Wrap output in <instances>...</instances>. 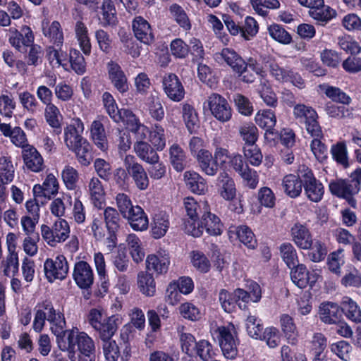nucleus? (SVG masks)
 I'll use <instances>...</instances> for the list:
<instances>
[{
  "label": "nucleus",
  "mask_w": 361,
  "mask_h": 361,
  "mask_svg": "<svg viewBox=\"0 0 361 361\" xmlns=\"http://www.w3.org/2000/svg\"><path fill=\"white\" fill-rule=\"evenodd\" d=\"M304 183L301 169L298 175L289 173L284 176L281 185L284 193L288 197L295 199L300 196Z\"/></svg>",
  "instance_id": "obj_19"
},
{
  "label": "nucleus",
  "mask_w": 361,
  "mask_h": 361,
  "mask_svg": "<svg viewBox=\"0 0 361 361\" xmlns=\"http://www.w3.org/2000/svg\"><path fill=\"white\" fill-rule=\"evenodd\" d=\"M39 219L31 217L25 215L21 218V226L26 237L23 242V248H31L35 247L37 248V243L40 240L39 234L36 231V225Z\"/></svg>",
  "instance_id": "obj_15"
},
{
  "label": "nucleus",
  "mask_w": 361,
  "mask_h": 361,
  "mask_svg": "<svg viewBox=\"0 0 361 361\" xmlns=\"http://www.w3.org/2000/svg\"><path fill=\"white\" fill-rule=\"evenodd\" d=\"M204 202H198L192 197H187L184 199V207L188 219L184 221V230L188 233V226L197 224L204 212Z\"/></svg>",
  "instance_id": "obj_18"
},
{
  "label": "nucleus",
  "mask_w": 361,
  "mask_h": 361,
  "mask_svg": "<svg viewBox=\"0 0 361 361\" xmlns=\"http://www.w3.org/2000/svg\"><path fill=\"white\" fill-rule=\"evenodd\" d=\"M60 115L59 109L55 104L46 106L44 111L46 121L54 129V133L56 135L61 134L62 131L61 124L59 119Z\"/></svg>",
  "instance_id": "obj_52"
},
{
  "label": "nucleus",
  "mask_w": 361,
  "mask_h": 361,
  "mask_svg": "<svg viewBox=\"0 0 361 361\" xmlns=\"http://www.w3.org/2000/svg\"><path fill=\"white\" fill-rule=\"evenodd\" d=\"M290 278L295 286L300 288H305L307 285L312 286L319 276L314 271H308L304 265L300 264L291 269Z\"/></svg>",
  "instance_id": "obj_22"
},
{
  "label": "nucleus",
  "mask_w": 361,
  "mask_h": 361,
  "mask_svg": "<svg viewBox=\"0 0 361 361\" xmlns=\"http://www.w3.org/2000/svg\"><path fill=\"white\" fill-rule=\"evenodd\" d=\"M127 220L130 228L135 231H143L147 229L149 220L147 215L144 209L139 205H135L131 208L126 216H123Z\"/></svg>",
  "instance_id": "obj_24"
},
{
  "label": "nucleus",
  "mask_w": 361,
  "mask_h": 361,
  "mask_svg": "<svg viewBox=\"0 0 361 361\" xmlns=\"http://www.w3.org/2000/svg\"><path fill=\"white\" fill-rule=\"evenodd\" d=\"M44 270L49 282L63 280L68 271L67 260L63 255L57 256L55 259H47L44 264Z\"/></svg>",
  "instance_id": "obj_10"
},
{
  "label": "nucleus",
  "mask_w": 361,
  "mask_h": 361,
  "mask_svg": "<svg viewBox=\"0 0 361 361\" xmlns=\"http://www.w3.org/2000/svg\"><path fill=\"white\" fill-rule=\"evenodd\" d=\"M269 72L272 77L281 83H291L293 85L302 89L305 87V80L301 75L290 67H281L277 63L269 64Z\"/></svg>",
  "instance_id": "obj_7"
},
{
  "label": "nucleus",
  "mask_w": 361,
  "mask_h": 361,
  "mask_svg": "<svg viewBox=\"0 0 361 361\" xmlns=\"http://www.w3.org/2000/svg\"><path fill=\"white\" fill-rule=\"evenodd\" d=\"M22 157L27 169L32 172L39 173L44 170V159L37 149L31 145H27L22 150Z\"/></svg>",
  "instance_id": "obj_20"
},
{
  "label": "nucleus",
  "mask_w": 361,
  "mask_h": 361,
  "mask_svg": "<svg viewBox=\"0 0 361 361\" xmlns=\"http://www.w3.org/2000/svg\"><path fill=\"white\" fill-rule=\"evenodd\" d=\"M135 37L140 42L149 45L154 42L155 37L149 22L142 16L135 17L132 22Z\"/></svg>",
  "instance_id": "obj_16"
},
{
  "label": "nucleus",
  "mask_w": 361,
  "mask_h": 361,
  "mask_svg": "<svg viewBox=\"0 0 361 361\" xmlns=\"http://www.w3.org/2000/svg\"><path fill=\"white\" fill-rule=\"evenodd\" d=\"M44 35L56 47L61 48L63 43V33L59 22L54 20L51 25L43 26Z\"/></svg>",
  "instance_id": "obj_42"
},
{
  "label": "nucleus",
  "mask_w": 361,
  "mask_h": 361,
  "mask_svg": "<svg viewBox=\"0 0 361 361\" xmlns=\"http://www.w3.org/2000/svg\"><path fill=\"white\" fill-rule=\"evenodd\" d=\"M320 319L329 324H336L341 318L342 314L339 306L332 302H324L319 307Z\"/></svg>",
  "instance_id": "obj_29"
},
{
  "label": "nucleus",
  "mask_w": 361,
  "mask_h": 361,
  "mask_svg": "<svg viewBox=\"0 0 361 361\" xmlns=\"http://www.w3.org/2000/svg\"><path fill=\"white\" fill-rule=\"evenodd\" d=\"M184 180L187 188L194 194L203 195L207 190L206 180L196 171H185Z\"/></svg>",
  "instance_id": "obj_33"
},
{
  "label": "nucleus",
  "mask_w": 361,
  "mask_h": 361,
  "mask_svg": "<svg viewBox=\"0 0 361 361\" xmlns=\"http://www.w3.org/2000/svg\"><path fill=\"white\" fill-rule=\"evenodd\" d=\"M137 286L140 292L146 296L152 297L156 292V284L151 274L141 271L137 276Z\"/></svg>",
  "instance_id": "obj_47"
},
{
  "label": "nucleus",
  "mask_w": 361,
  "mask_h": 361,
  "mask_svg": "<svg viewBox=\"0 0 361 361\" xmlns=\"http://www.w3.org/2000/svg\"><path fill=\"white\" fill-rule=\"evenodd\" d=\"M41 234L43 240L51 247L56 246L57 243H63L69 237L70 227L68 222L59 219L51 228L48 225L41 226Z\"/></svg>",
  "instance_id": "obj_3"
},
{
  "label": "nucleus",
  "mask_w": 361,
  "mask_h": 361,
  "mask_svg": "<svg viewBox=\"0 0 361 361\" xmlns=\"http://www.w3.org/2000/svg\"><path fill=\"white\" fill-rule=\"evenodd\" d=\"M77 350L68 355L71 361H95V345L86 333L80 332L77 338Z\"/></svg>",
  "instance_id": "obj_8"
},
{
  "label": "nucleus",
  "mask_w": 361,
  "mask_h": 361,
  "mask_svg": "<svg viewBox=\"0 0 361 361\" xmlns=\"http://www.w3.org/2000/svg\"><path fill=\"white\" fill-rule=\"evenodd\" d=\"M91 202L93 205L102 209L105 204V191L100 180L97 177L90 179L88 185Z\"/></svg>",
  "instance_id": "obj_36"
},
{
  "label": "nucleus",
  "mask_w": 361,
  "mask_h": 361,
  "mask_svg": "<svg viewBox=\"0 0 361 361\" xmlns=\"http://www.w3.org/2000/svg\"><path fill=\"white\" fill-rule=\"evenodd\" d=\"M331 152L333 159L343 168L349 166L346 145L344 142H338L332 145Z\"/></svg>",
  "instance_id": "obj_64"
},
{
  "label": "nucleus",
  "mask_w": 361,
  "mask_h": 361,
  "mask_svg": "<svg viewBox=\"0 0 361 361\" xmlns=\"http://www.w3.org/2000/svg\"><path fill=\"white\" fill-rule=\"evenodd\" d=\"M218 191L221 197L226 200H233L236 197L237 189L233 178L226 171H222L217 178Z\"/></svg>",
  "instance_id": "obj_27"
},
{
  "label": "nucleus",
  "mask_w": 361,
  "mask_h": 361,
  "mask_svg": "<svg viewBox=\"0 0 361 361\" xmlns=\"http://www.w3.org/2000/svg\"><path fill=\"white\" fill-rule=\"evenodd\" d=\"M267 30L270 37L279 43L288 44L292 41L291 35L281 25L272 23Z\"/></svg>",
  "instance_id": "obj_55"
},
{
  "label": "nucleus",
  "mask_w": 361,
  "mask_h": 361,
  "mask_svg": "<svg viewBox=\"0 0 361 361\" xmlns=\"http://www.w3.org/2000/svg\"><path fill=\"white\" fill-rule=\"evenodd\" d=\"M109 80L114 87L120 93L124 94L129 90L128 78L121 66L116 61L111 60L106 64Z\"/></svg>",
  "instance_id": "obj_13"
},
{
  "label": "nucleus",
  "mask_w": 361,
  "mask_h": 361,
  "mask_svg": "<svg viewBox=\"0 0 361 361\" xmlns=\"http://www.w3.org/2000/svg\"><path fill=\"white\" fill-rule=\"evenodd\" d=\"M73 276L75 282L80 288L87 289L93 284V271L86 262L80 261L75 264Z\"/></svg>",
  "instance_id": "obj_21"
},
{
  "label": "nucleus",
  "mask_w": 361,
  "mask_h": 361,
  "mask_svg": "<svg viewBox=\"0 0 361 361\" xmlns=\"http://www.w3.org/2000/svg\"><path fill=\"white\" fill-rule=\"evenodd\" d=\"M134 149L137 155L148 164H153L159 160L157 150L145 141H136Z\"/></svg>",
  "instance_id": "obj_39"
},
{
  "label": "nucleus",
  "mask_w": 361,
  "mask_h": 361,
  "mask_svg": "<svg viewBox=\"0 0 361 361\" xmlns=\"http://www.w3.org/2000/svg\"><path fill=\"white\" fill-rule=\"evenodd\" d=\"M230 227L228 230L229 238H233L234 235L240 243H242L247 248H256L257 246V241L255 235L252 229L246 225H240L237 227Z\"/></svg>",
  "instance_id": "obj_30"
},
{
  "label": "nucleus",
  "mask_w": 361,
  "mask_h": 361,
  "mask_svg": "<svg viewBox=\"0 0 361 361\" xmlns=\"http://www.w3.org/2000/svg\"><path fill=\"white\" fill-rule=\"evenodd\" d=\"M292 239L298 248H312V235L305 224L295 223L290 229Z\"/></svg>",
  "instance_id": "obj_23"
},
{
  "label": "nucleus",
  "mask_w": 361,
  "mask_h": 361,
  "mask_svg": "<svg viewBox=\"0 0 361 361\" xmlns=\"http://www.w3.org/2000/svg\"><path fill=\"white\" fill-rule=\"evenodd\" d=\"M246 331L248 335L255 339L262 338L263 326L262 321L255 315H248L245 320Z\"/></svg>",
  "instance_id": "obj_59"
},
{
  "label": "nucleus",
  "mask_w": 361,
  "mask_h": 361,
  "mask_svg": "<svg viewBox=\"0 0 361 361\" xmlns=\"http://www.w3.org/2000/svg\"><path fill=\"white\" fill-rule=\"evenodd\" d=\"M56 79L54 78L49 83L50 87L55 86L54 92L58 99L62 102H68L71 100L73 96V90L72 87L65 82H60L56 85Z\"/></svg>",
  "instance_id": "obj_58"
},
{
  "label": "nucleus",
  "mask_w": 361,
  "mask_h": 361,
  "mask_svg": "<svg viewBox=\"0 0 361 361\" xmlns=\"http://www.w3.org/2000/svg\"><path fill=\"white\" fill-rule=\"evenodd\" d=\"M280 324L288 342L295 344L298 341V331L293 319L287 314H283L280 317Z\"/></svg>",
  "instance_id": "obj_44"
},
{
  "label": "nucleus",
  "mask_w": 361,
  "mask_h": 361,
  "mask_svg": "<svg viewBox=\"0 0 361 361\" xmlns=\"http://www.w3.org/2000/svg\"><path fill=\"white\" fill-rule=\"evenodd\" d=\"M171 18L184 31L188 32L192 28V23L184 8L176 3L172 4L169 8Z\"/></svg>",
  "instance_id": "obj_41"
},
{
  "label": "nucleus",
  "mask_w": 361,
  "mask_h": 361,
  "mask_svg": "<svg viewBox=\"0 0 361 361\" xmlns=\"http://www.w3.org/2000/svg\"><path fill=\"white\" fill-rule=\"evenodd\" d=\"M162 87L164 92L169 99L179 102L185 97V88L175 73H166L162 78Z\"/></svg>",
  "instance_id": "obj_12"
},
{
  "label": "nucleus",
  "mask_w": 361,
  "mask_h": 361,
  "mask_svg": "<svg viewBox=\"0 0 361 361\" xmlns=\"http://www.w3.org/2000/svg\"><path fill=\"white\" fill-rule=\"evenodd\" d=\"M302 177L305 182L303 188L307 198L313 202H320L324 195L322 183L315 177L312 170L306 166L302 168Z\"/></svg>",
  "instance_id": "obj_4"
},
{
  "label": "nucleus",
  "mask_w": 361,
  "mask_h": 361,
  "mask_svg": "<svg viewBox=\"0 0 361 361\" xmlns=\"http://www.w3.org/2000/svg\"><path fill=\"white\" fill-rule=\"evenodd\" d=\"M319 87L333 102L348 106L352 102L351 97L338 87L324 83Z\"/></svg>",
  "instance_id": "obj_38"
},
{
  "label": "nucleus",
  "mask_w": 361,
  "mask_h": 361,
  "mask_svg": "<svg viewBox=\"0 0 361 361\" xmlns=\"http://www.w3.org/2000/svg\"><path fill=\"white\" fill-rule=\"evenodd\" d=\"M145 105L151 117L157 121H161L164 117V110L160 98L157 95L150 94L147 99Z\"/></svg>",
  "instance_id": "obj_49"
},
{
  "label": "nucleus",
  "mask_w": 361,
  "mask_h": 361,
  "mask_svg": "<svg viewBox=\"0 0 361 361\" xmlns=\"http://www.w3.org/2000/svg\"><path fill=\"white\" fill-rule=\"evenodd\" d=\"M309 116L302 122L305 124L307 132L311 136L323 137L322 127L318 121L319 116L316 110L309 113Z\"/></svg>",
  "instance_id": "obj_61"
},
{
  "label": "nucleus",
  "mask_w": 361,
  "mask_h": 361,
  "mask_svg": "<svg viewBox=\"0 0 361 361\" xmlns=\"http://www.w3.org/2000/svg\"><path fill=\"white\" fill-rule=\"evenodd\" d=\"M132 133H134L137 141H144L147 135H149L150 130L147 126L140 123L135 115V119L130 121H123Z\"/></svg>",
  "instance_id": "obj_57"
},
{
  "label": "nucleus",
  "mask_w": 361,
  "mask_h": 361,
  "mask_svg": "<svg viewBox=\"0 0 361 361\" xmlns=\"http://www.w3.org/2000/svg\"><path fill=\"white\" fill-rule=\"evenodd\" d=\"M80 334L78 330H65L62 334L56 336V341L59 348L63 351H68V355L75 352V345H77L78 335Z\"/></svg>",
  "instance_id": "obj_37"
},
{
  "label": "nucleus",
  "mask_w": 361,
  "mask_h": 361,
  "mask_svg": "<svg viewBox=\"0 0 361 361\" xmlns=\"http://www.w3.org/2000/svg\"><path fill=\"white\" fill-rule=\"evenodd\" d=\"M182 118L185 127L190 134L196 133L200 126L198 113L195 107L188 103L182 104Z\"/></svg>",
  "instance_id": "obj_34"
},
{
  "label": "nucleus",
  "mask_w": 361,
  "mask_h": 361,
  "mask_svg": "<svg viewBox=\"0 0 361 361\" xmlns=\"http://www.w3.org/2000/svg\"><path fill=\"white\" fill-rule=\"evenodd\" d=\"M204 212L197 224L191 226L188 224V234L194 237L202 235L205 229L210 235H220L223 232L224 225L219 217L214 214L211 213L207 203H203Z\"/></svg>",
  "instance_id": "obj_1"
},
{
  "label": "nucleus",
  "mask_w": 361,
  "mask_h": 361,
  "mask_svg": "<svg viewBox=\"0 0 361 361\" xmlns=\"http://www.w3.org/2000/svg\"><path fill=\"white\" fill-rule=\"evenodd\" d=\"M313 137L310 143L311 151L317 161L322 163L328 158L327 146L322 142L323 137L312 136Z\"/></svg>",
  "instance_id": "obj_63"
},
{
  "label": "nucleus",
  "mask_w": 361,
  "mask_h": 361,
  "mask_svg": "<svg viewBox=\"0 0 361 361\" xmlns=\"http://www.w3.org/2000/svg\"><path fill=\"white\" fill-rule=\"evenodd\" d=\"M256 123L265 130V138L269 139V135H278L274 129L276 124V116L271 109H263L259 111L255 116Z\"/></svg>",
  "instance_id": "obj_25"
},
{
  "label": "nucleus",
  "mask_w": 361,
  "mask_h": 361,
  "mask_svg": "<svg viewBox=\"0 0 361 361\" xmlns=\"http://www.w3.org/2000/svg\"><path fill=\"white\" fill-rule=\"evenodd\" d=\"M329 190L333 196L345 200L353 208H356L357 201L355 199L356 193L347 178H336L329 183Z\"/></svg>",
  "instance_id": "obj_11"
},
{
  "label": "nucleus",
  "mask_w": 361,
  "mask_h": 361,
  "mask_svg": "<svg viewBox=\"0 0 361 361\" xmlns=\"http://www.w3.org/2000/svg\"><path fill=\"white\" fill-rule=\"evenodd\" d=\"M14 168L10 157L2 156L0 159V200L5 197V185L13 181Z\"/></svg>",
  "instance_id": "obj_28"
},
{
  "label": "nucleus",
  "mask_w": 361,
  "mask_h": 361,
  "mask_svg": "<svg viewBox=\"0 0 361 361\" xmlns=\"http://www.w3.org/2000/svg\"><path fill=\"white\" fill-rule=\"evenodd\" d=\"M83 130L84 124L79 118L73 119L71 123L65 128L64 142L70 150L86 140L81 135Z\"/></svg>",
  "instance_id": "obj_17"
},
{
  "label": "nucleus",
  "mask_w": 361,
  "mask_h": 361,
  "mask_svg": "<svg viewBox=\"0 0 361 361\" xmlns=\"http://www.w3.org/2000/svg\"><path fill=\"white\" fill-rule=\"evenodd\" d=\"M209 106L212 115L219 121L226 122L231 118L232 111L227 100L219 94L209 98Z\"/></svg>",
  "instance_id": "obj_14"
},
{
  "label": "nucleus",
  "mask_w": 361,
  "mask_h": 361,
  "mask_svg": "<svg viewBox=\"0 0 361 361\" xmlns=\"http://www.w3.org/2000/svg\"><path fill=\"white\" fill-rule=\"evenodd\" d=\"M90 130V137L96 147L104 152H107L109 148L108 140L102 121L99 120L93 121Z\"/></svg>",
  "instance_id": "obj_32"
},
{
  "label": "nucleus",
  "mask_w": 361,
  "mask_h": 361,
  "mask_svg": "<svg viewBox=\"0 0 361 361\" xmlns=\"http://www.w3.org/2000/svg\"><path fill=\"white\" fill-rule=\"evenodd\" d=\"M309 14L314 20L322 23H326L335 18L337 13L329 6L325 5L323 0L322 5L317 6L312 10H310Z\"/></svg>",
  "instance_id": "obj_46"
},
{
  "label": "nucleus",
  "mask_w": 361,
  "mask_h": 361,
  "mask_svg": "<svg viewBox=\"0 0 361 361\" xmlns=\"http://www.w3.org/2000/svg\"><path fill=\"white\" fill-rule=\"evenodd\" d=\"M215 334L224 357L234 359L238 355L239 343L235 326L231 323L220 326L215 330Z\"/></svg>",
  "instance_id": "obj_2"
},
{
  "label": "nucleus",
  "mask_w": 361,
  "mask_h": 361,
  "mask_svg": "<svg viewBox=\"0 0 361 361\" xmlns=\"http://www.w3.org/2000/svg\"><path fill=\"white\" fill-rule=\"evenodd\" d=\"M71 150L75 152L77 160L82 166H87L90 164L92 160V147L87 139Z\"/></svg>",
  "instance_id": "obj_50"
},
{
  "label": "nucleus",
  "mask_w": 361,
  "mask_h": 361,
  "mask_svg": "<svg viewBox=\"0 0 361 361\" xmlns=\"http://www.w3.org/2000/svg\"><path fill=\"white\" fill-rule=\"evenodd\" d=\"M102 100L106 112L115 123H120L135 119V114L131 110L118 109L114 97L110 92H104L102 94Z\"/></svg>",
  "instance_id": "obj_9"
},
{
  "label": "nucleus",
  "mask_w": 361,
  "mask_h": 361,
  "mask_svg": "<svg viewBox=\"0 0 361 361\" xmlns=\"http://www.w3.org/2000/svg\"><path fill=\"white\" fill-rule=\"evenodd\" d=\"M123 164L136 188L140 190H147L149 185V180L144 167L137 162V159L133 155H126Z\"/></svg>",
  "instance_id": "obj_6"
},
{
  "label": "nucleus",
  "mask_w": 361,
  "mask_h": 361,
  "mask_svg": "<svg viewBox=\"0 0 361 361\" xmlns=\"http://www.w3.org/2000/svg\"><path fill=\"white\" fill-rule=\"evenodd\" d=\"M9 253L5 261L2 262L5 276H14L18 272L19 262L18 253L14 250H8Z\"/></svg>",
  "instance_id": "obj_56"
},
{
  "label": "nucleus",
  "mask_w": 361,
  "mask_h": 361,
  "mask_svg": "<svg viewBox=\"0 0 361 361\" xmlns=\"http://www.w3.org/2000/svg\"><path fill=\"white\" fill-rule=\"evenodd\" d=\"M117 329L116 321L114 317L106 318L102 324L101 326L94 330L99 333L100 338L103 341L111 339Z\"/></svg>",
  "instance_id": "obj_62"
},
{
  "label": "nucleus",
  "mask_w": 361,
  "mask_h": 361,
  "mask_svg": "<svg viewBox=\"0 0 361 361\" xmlns=\"http://www.w3.org/2000/svg\"><path fill=\"white\" fill-rule=\"evenodd\" d=\"M169 217L166 212L161 211L155 214L152 224L151 233L154 238L163 237L169 227Z\"/></svg>",
  "instance_id": "obj_40"
},
{
  "label": "nucleus",
  "mask_w": 361,
  "mask_h": 361,
  "mask_svg": "<svg viewBox=\"0 0 361 361\" xmlns=\"http://www.w3.org/2000/svg\"><path fill=\"white\" fill-rule=\"evenodd\" d=\"M326 114L338 120L351 118L353 116V109L345 105H336L332 102H327L324 106Z\"/></svg>",
  "instance_id": "obj_43"
},
{
  "label": "nucleus",
  "mask_w": 361,
  "mask_h": 361,
  "mask_svg": "<svg viewBox=\"0 0 361 361\" xmlns=\"http://www.w3.org/2000/svg\"><path fill=\"white\" fill-rule=\"evenodd\" d=\"M341 310L351 321L355 323L361 322V310L351 298L344 297L342 299Z\"/></svg>",
  "instance_id": "obj_48"
},
{
  "label": "nucleus",
  "mask_w": 361,
  "mask_h": 361,
  "mask_svg": "<svg viewBox=\"0 0 361 361\" xmlns=\"http://www.w3.org/2000/svg\"><path fill=\"white\" fill-rule=\"evenodd\" d=\"M149 140L157 151H162L166 146V137L164 128L154 124L150 130Z\"/></svg>",
  "instance_id": "obj_54"
},
{
  "label": "nucleus",
  "mask_w": 361,
  "mask_h": 361,
  "mask_svg": "<svg viewBox=\"0 0 361 361\" xmlns=\"http://www.w3.org/2000/svg\"><path fill=\"white\" fill-rule=\"evenodd\" d=\"M146 264L147 269L154 270L157 274H162L167 271L169 265V259L166 254L161 256V259L156 255H148Z\"/></svg>",
  "instance_id": "obj_53"
},
{
  "label": "nucleus",
  "mask_w": 361,
  "mask_h": 361,
  "mask_svg": "<svg viewBox=\"0 0 361 361\" xmlns=\"http://www.w3.org/2000/svg\"><path fill=\"white\" fill-rule=\"evenodd\" d=\"M170 161L173 169L180 172L184 170L186 164V155L183 149L177 143L169 148Z\"/></svg>",
  "instance_id": "obj_45"
},
{
  "label": "nucleus",
  "mask_w": 361,
  "mask_h": 361,
  "mask_svg": "<svg viewBox=\"0 0 361 361\" xmlns=\"http://www.w3.org/2000/svg\"><path fill=\"white\" fill-rule=\"evenodd\" d=\"M201 171L207 176H214L219 171V164L209 150L202 152L195 158Z\"/></svg>",
  "instance_id": "obj_35"
},
{
  "label": "nucleus",
  "mask_w": 361,
  "mask_h": 361,
  "mask_svg": "<svg viewBox=\"0 0 361 361\" xmlns=\"http://www.w3.org/2000/svg\"><path fill=\"white\" fill-rule=\"evenodd\" d=\"M94 168L97 176L104 181L109 182L111 179L114 170L109 161L97 158L94 161Z\"/></svg>",
  "instance_id": "obj_60"
},
{
  "label": "nucleus",
  "mask_w": 361,
  "mask_h": 361,
  "mask_svg": "<svg viewBox=\"0 0 361 361\" xmlns=\"http://www.w3.org/2000/svg\"><path fill=\"white\" fill-rule=\"evenodd\" d=\"M214 59L219 63H225L230 66L233 71L241 70L245 61L233 49L225 47L214 55Z\"/></svg>",
  "instance_id": "obj_26"
},
{
  "label": "nucleus",
  "mask_w": 361,
  "mask_h": 361,
  "mask_svg": "<svg viewBox=\"0 0 361 361\" xmlns=\"http://www.w3.org/2000/svg\"><path fill=\"white\" fill-rule=\"evenodd\" d=\"M100 11H98L99 20L104 27L114 26L118 23L116 9L113 0H103Z\"/></svg>",
  "instance_id": "obj_31"
},
{
  "label": "nucleus",
  "mask_w": 361,
  "mask_h": 361,
  "mask_svg": "<svg viewBox=\"0 0 361 361\" xmlns=\"http://www.w3.org/2000/svg\"><path fill=\"white\" fill-rule=\"evenodd\" d=\"M8 42L18 52L25 54L35 43V35L30 27L23 25L20 30L9 29Z\"/></svg>",
  "instance_id": "obj_5"
},
{
  "label": "nucleus",
  "mask_w": 361,
  "mask_h": 361,
  "mask_svg": "<svg viewBox=\"0 0 361 361\" xmlns=\"http://www.w3.org/2000/svg\"><path fill=\"white\" fill-rule=\"evenodd\" d=\"M68 61L71 69L78 75H82L86 72V61L83 55L76 49H71Z\"/></svg>",
  "instance_id": "obj_51"
}]
</instances>
